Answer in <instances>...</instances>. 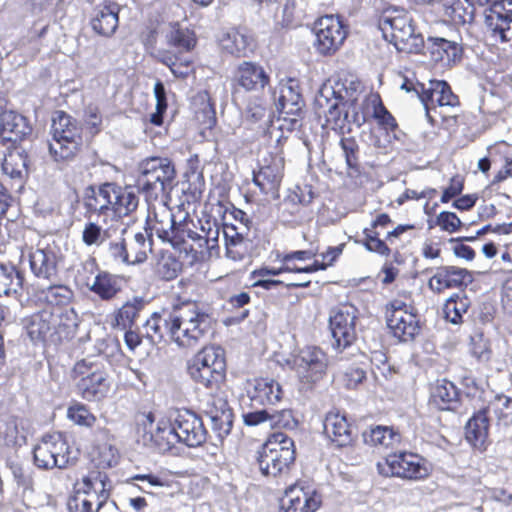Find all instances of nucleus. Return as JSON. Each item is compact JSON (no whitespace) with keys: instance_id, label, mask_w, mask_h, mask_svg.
Returning <instances> with one entry per match:
<instances>
[{"instance_id":"obj_60","label":"nucleus","mask_w":512,"mask_h":512,"mask_svg":"<svg viewBox=\"0 0 512 512\" xmlns=\"http://www.w3.org/2000/svg\"><path fill=\"white\" fill-rule=\"evenodd\" d=\"M151 245L147 243L146 237L142 232L134 235L133 240L128 244L130 252V265L143 263L148 258V251Z\"/></svg>"},{"instance_id":"obj_21","label":"nucleus","mask_w":512,"mask_h":512,"mask_svg":"<svg viewBox=\"0 0 512 512\" xmlns=\"http://www.w3.org/2000/svg\"><path fill=\"white\" fill-rule=\"evenodd\" d=\"M323 505L322 494L305 481H296L284 491L283 512H317Z\"/></svg>"},{"instance_id":"obj_6","label":"nucleus","mask_w":512,"mask_h":512,"mask_svg":"<svg viewBox=\"0 0 512 512\" xmlns=\"http://www.w3.org/2000/svg\"><path fill=\"white\" fill-rule=\"evenodd\" d=\"M186 372L195 384L211 391L221 390L227 381L225 350L217 345L202 347L187 361Z\"/></svg>"},{"instance_id":"obj_38","label":"nucleus","mask_w":512,"mask_h":512,"mask_svg":"<svg viewBox=\"0 0 512 512\" xmlns=\"http://www.w3.org/2000/svg\"><path fill=\"white\" fill-rule=\"evenodd\" d=\"M186 53L185 51L173 52L161 49L154 55V58L158 63L168 67L175 78L186 79L196 73L195 62Z\"/></svg>"},{"instance_id":"obj_32","label":"nucleus","mask_w":512,"mask_h":512,"mask_svg":"<svg viewBox=\"0 0 512 512\" xmlns=\"http://www.w3.org/2000/svg\"><path fill=\"white\" fill-rule=\"evenodd\" d=\"M32 132L28 119L22 114L5 110L0 113V139L2 144L14 146L22 142Z\"/></svg>"},{"instance_id":"obj_46","label":"nucleus","mask_w":512,"mask_h":512,"mask_svg":"<svg viewBox=\"0 0 512 512\" xmlns=\"http://www.w3.org/2000/svg\"><path fill=\"white\" fill-rule=\"evenodd\" d=\"M471 307V300L464 291L453 293L444 302L442 311L446 321L460 325L464 322V315Z\"/></svg>"},{"instance_id":"obj_58","label":"nucleus","mask_w":512,"mask_h":512,"mask_svg":"<svg viewBox=\"0 0 512 512\" xmlns=\"http://www.w3.org/2000/svg\"><path fill=\"white\" fill-rule=\"evenodd\" d=\"M249 47L248 38L238 30H231L223 40V48L232 56L244 57Z\"/></svg>"},{"instance_id":"obj_24","label":"nucleus","mask_w":512,"mask_h":512,"mask_svg":"<svg viewBox=\"0 0 512 512\" xmlns=\"http://www.w3.org/2000/svg\"><path fill=\"white\" fill-rule=\"evenodd\" d=\"M73 489L92 499L97 509H102L111 497L112 483L106 472L92 469L74 482Z\"/></svg>"},{"instance_id":"obj_37","label":"nucleus","mask_w":512,"mask_h":512,"mask_svg":"<svg viewBox=\"0 0 512 512\" xmlns=\"http://www.w3.org/2000/svg\"><path fill=\"white\" fill-rule=\"evenodd\" d=\"M490 420L484 409L475 412L465 426L468 443L480 452L486 451L491 443L489 439Z\"/></svg>"},{"instance_id":"obj_31","label":"nucleus","mask_w":512,"mask_h":512,"mask_svg":"<svg viewBox=\"0 0 512 512\" xmlns=\"http://www.w3.org/2000/svg\"><path fill=\"white\" fill-rule=\"evenodd\" d=\"M472 276L466 268L441 266L428 280L429 288L437 294L449 289H460L471 282Z\"/></svg>"},{"instance_id":"obj_52","label":"nucleus","mask_w":512,"mask_h":512,"mask_svg":"<svg viewBox=\"0 0 512 512\" xmlns=\"http://www.w3.org/2000/svg\"><path fill=\"white\" fill-rule=\"evenodd\" d=\"M183 263L172 252H160L155 266L157 276L164 281L175 280L182 272Z\"/></svg>"},{"instance_id":"obj_14","label":"nucleus","mask_w":512,"mask_h":512,"mask_svg":"<svg viewBox=\"0 0 512 512\" xmlns=\"http://www.w3.org/2000/svg\"><path fill=\"white\" fill-rule=\"evenodd\" d=\"M392 223V218L388 213H380L371 221L369 227L363 229L364 239L362 244L367 251L389 257L392 254V246L396 244V240L405 232L416 229L414 224H399L393 230L387 232L385 239H381L378 228L385 229Z\"/></svg>"},{"instance_id":"obj_25","label":"nucleus","mask_w":512,"mask_h":512,"mask_svg":"<svg viewBox=\"0 0 512 512\" xmlns=\"http://www.w3.org/2000/svg\"><path fill=\"white\" fill-rule=\"evenodd\" d=\"M172 421L180 443L195 448L206 442L208 433L197 413L189 409H178Z\"/></svg>"},{"instance_id":"obj_48","label":"nucleus","mask_w":512,"mask_h":512,"mask_svg":"<svg viewBox=\"0 0 512 512\" xmlns=\"http://www.w3.org/2000/svg\"><path fill=\"white\" fill-rule=\"evenodd\" d=\"M165 39L170 47H174L178 51L190 52L197 45L195 32L183 27L179 22L170 23V30L165 35Z\"/></svg>"},{"instance_id":"obj_42","label":"nucleus","mask_w":512,"mask_h":512,"mask_svg":"<svg viewBox=\"0 0 512 512\" xmlns=\"http://www.w3.org/2000/svg\"><path fill=\"white\" fill-rule=\"evenodd\" d=\"M111 182L88 186L84 192V207L88 213L106 216L110 212Z\"/></svg>"},{"instance_id":"obj_50","label":"nucleus","mask_w":512,"mask_h":512,"mask_svg":"<svg viewBox=\"0 0 512 512\" xmlns=\"http://www.w3.org/2000/svg\"><path fill=\"white\" fill-rule=\"evenodd\" d=\"M460 401V393L457 387L448 380H442L437 384L432 395L431 402L443 411L454 410Z\"/></svg>"},{"instance_id":"obj_26","label":"nucleus","mask_w":512,"mask_h":512,"mask_svg":"<svg viewBox=\"0 0 512 512\" xmlns=\"http://www.w3.org/2000/svg\"><path fill=\"white\" fill-rule=\"evenodd\" d=\"M202 411L211 420L212 429L221 438L227 436L233 425V412L227 398L218 391L208 393L202 401Z\"/></svg>"},{"instance_id":"obj_30","label":"nucleus","mask_w":512,"mask_h":512,"mask_svg":"<svg viewBox=\"0 0 512 512\" xmlns=\"http://www.w3.org/2000/svg\"><path fill=\"white\" fill-rule=\"evenodd\" d=\"M485 24L493 38L500 42L512 41V0L488 8L485 11Z\"/></svg>"},{"instance_id":"obj_62","label":"nucleus","mask_w":512,"mask_h":512,"mask_svg":"<svg viewBox=\"0 0 512 512\" xmlns=\"http://www.w3.org/2000/svg\"><path fill=\"white\" fill-rule=\"evenodd\" d=\"M462 225L461 219L455 212L442 211L435 217L433 224H429V227H439L441 231L453 234L458 232Z\"/></svg>"},{"instance_id":"obj_35","label":"nucleus","mask_w":512,"mask_h":512,"mask_svg":"<svg viewBox=\"0 0 512 512\" xmlns=\"http://www.w3.org/2000/svg\"><path fill=\"white\" fill-rule=\"evenodd\" d=\"M119 13V4L111 0H105L96 6L91 19L94 32L105 37L113 35L119 25Z\"/></svg>"},{"instance_id":"obj_53","label":"nucleus","mask_w":512,"mask_h":512,"mask_svg":"<svg viewBox=\"0 0 512 512\" xmlns=\"http://www.w3.org/2000/svg\"><path fill=\"white\" fill-rule=\"evenodd\" d=\"M66 417L74 425L92 430L97 422V416L83 402L73 400L67 407Z\"/></svg>"},{"instance_id":"obj_51","label":"nucleus","mask_w":512,"mask_h":512,"mask_svg":"<svg viewBox=\"0 0 512 512\" xmlns=\"http://www.w3.org/2000/svg\"><path fill=\"white\" fill-rule=\"evenodd\" d=\"M29 156L25 150H9L2 162V169L11 178L22 179L28 174Z\"/></svg>"},{"instance_id":"obj_63","label":"nucleus","mask_w":512,"mask_h":512,"mask_svg":"<svg viewBox=\"0 0 512 512\" xmlns=\"http://www.w3.org/2000/svg\"><path fill=\"white\" fill-rule=\"evenodd\" d=\"M109 237V230L95 222H87L82 231V242L87 246H100Z\"/></svg>"},{"instance_id":"obj_56","label":"nucleus","mask_w":512,"mask_h":512,"mask_svg":"<svg viewBox=\"0 0 512 512\" xmlns=\"http://www.w3.org/2000/svg\"><path fill=\"white\" fill-rule=\"evenodd\" d=\"M303 107L286 104V107L278 108L279 119L283 122L281 128H286L288 131L298 130L304 118Z\"/></svg>"},{"instance_id":"obj_11","label":"nucleus","mask_w":512,"mask_h":512,"mask_svg":"<svg viewBox=\"0 0 512 512\" xmlns=\"http://www.w3.org/2000/svg\"><path fill=\"white\" fill-rule=\"evenodd\" d=\"M33 459L39 469H64L75 463L71 447L61 433L44 435L33 449Z\"/></svg>"},{"instance_id":"obj_55","label":"nucleus","mask_w":512,"mask_h":512,"mask_svg":"<svg viewBox=\"0 0 512 512\" xmlns=\"http://www.w3.org/2000/svg\"><path fill=\"white\" fill-rule=\"evenodd\" d=\"M339 145L343 151L346 166L348 170L359 172L360 165V146L354 136L341 135Z\"/></svg>"},{"instance_id":"obj_47","label":"nucleus","mask_w":512,"mask_h":512,"mask_svg":"<svg viewBox=\"0 0 512 512\" xmlns=\"http://www.w3.org/2000/svg\"><path fill=\"white\" fill-rule=\"evenodd\" d=\"M227 257L240 261L245 256V239L249 230H239L233 224H225L223 227Z\"/></svg>"},{"instance_id":"obj_22","label":"nucleus","mask_w":512,"mask_h":512,"mask_svg":"<svg viewBox=\"0 0 512 512\" xmlns=\"http://www.w3.org/2000/svg\"><path fill=\"white\" fill-rule=\"evenodd\" d=\"M29 266L33 275L39 279L51 280L58 274L61 260L59 249L54 243L39 240L36 247L28 249Z\"/></svg>"},{"instance_id":"obj_64","label":"nucleus","mask_w":512,"mask_h":512,"mask_svg":"<svg viewBox=\"0 0 512 512\" xmlns=\"http://www.w3.org/2000/svg\"><path fill=\"white\" fill-rule=\"evenodd\" d=\"M510 151V145L505 142H497L494 145L490 146L487 150L488 155L479 159L478 161V169L485 175H488L492 162H498V159L501 155H505L506 152Z\"/></svg>"},{"instance_id":"obj_40","label":"nucleus","mask_w":512,"mask_h":512,"mask_svg":"<svg viewBox=\"0 0 512 512\" xmlns=\"http://www.w3.org/2000/svg\"><path fill=\"white\" fill-rule=\"evenodd\" d=\"M360 109V112L367 113V120L373 118L382 129L388 132H395L398 129L395 117L385 107L379 93L369 94L363 100Z\"/></svg>"},{"instance_id":"obj_59","label":"nucleus","mask_w":512,"mask_h":512,"mask_svg":"<svg viewBox=\"0 0 512 512\" xmlns=\"http://www.w3.org/2000/svg\"><path fill=\"white\" fill-rule=\"evenodd\" d=\"M83 125V134L89 139V144L93 138L98 135L103 128V119L100 110L97 107H89L85 111Z\"/></svg>"},{"instance_id":"obj_20","label":"nucleus","mask_w":512,"mask_h":512,"mask_svg":"<svg viewBox=\"0 0 512 512\" xmlns=\"http://www.w3.org/2000/svg\"><path fill=\"white\" fill-rule=\"evenodd\" d=\"M158 205L156 202L148 204V214L146 217V230L154 231L159 239L172 244L173 237L178 235L180 229L189 219L185 217L182 221L176 223L174 214L168 206V201L160 199Z\"/></svg>"},{"instance_id":"obj_7","label":"nucleus","mask_w":512,"mask_h":512,"mask_svg":"<svg viewBox=\"0 0 512 512\" xmlns=\"http://www.w3.org/2000/svg\"><path fill=\"white\" fill-rule=\"evenodd\" d=\"M255 458L264 476L278 477L288 474L296 461L294 440L283 432H273L258 448Z\"/></svg>"},{"instance_id":"obj_57","label":"nucleus","mask_w":512,"mask_h":512,"mask_svg":"<svg viewBox=\"0 0 512 512\" xmlns=\"http://www.w3.org/2000/svg\"><path fill=\"white\" fill-rule=\"evenodd\" d=\"M22 276L15 267H6L0 264V296L9 295L11 291L17 292L22 287Z\"/></svg>"},{"instance_id":"obj_19","label":"nucleus","mask_w":512,"mask_h":512,"mask_svg":"<svg viewBox=\"0 0 512 512\" xmlns=\"http://www.w3.org/2000/svg\"><path fill=\"white\" fill-rule=\"evenodd\" d=\"M357 319L358 309L351 303H340L330 310L329 328L337 350L343 351L356 341Z\"/></svg>"},{"instance_id":"obj_29","label":"nucleus","mask_w":512,"mask_h":512,"mask_svg":"<svg viewBox=\"0 0 512 512\" xmlns=\"http://www.w3.org/2000/svg\"><path fill=\"white\" fill-rule=\"evenodd\" d=\"M325 436L337 447L351 446L356 439L354 426L345 413L329 411L323 422Z\"/></svg>"},{"instance_id":"obj_13","label":"nucleus","mask_w":512,"mask_h":512,"mask_svg":"<svg viewBox=\"0 0 512 512\" xmlns=\"http://www.w3.org/2000/svg\"><path fill=\"white\" fill-rule=\"evenodd\" d=\"M301 389L312 390L327 373L328 356L317 346H306L293 357Z\"/></svg>"},{"instance_id":"obj_18","label":"nucleus","mask_w":512,"mask_h":512,"mask_svg":"<svg viewBox=\"0 0 512 512\" xmlns=\"http://www.w3.org/2000/svg\"><path fill=\"white\" fill-rule=\"evenodd\" d=\"M287 137L281 135L277 139V145L274 151H270L262 160L259 170L254 172L253 182L262 193L269 194L278 192L282 179L284 177L285 159L282 142Z\"/></svg>"},{"instance_id":"obj_54","label":"nucleus","mask_w":512,"mask_h":512,"mask_svg":"<svg viewBox=\"0 0 512 512\" xmlns=\"http://www.w3.org/2000/svg\"><path fill=\"white\" fill-rule=\"evenodd\" d=\"M488 416H492L498 425L509 426L512 424V399L498 395L483 408Z\"/></svg>"},{"instance_id":"obj_17","label":"nucleus","mask_w":512,"mask_h":512,"mask_svg":"<svg viewBox=\"0 0 512 512\" xmlns=\"http://www.w3.org/2000/svg\"><path fill=\"white\" fill-rule=\"evenodd\" d=\"M314 47L322 56H333L348 36V26L339 15H324L315 22Z\"/></svg>"},{"instance_id":"obj_23","label":"nucleus","mask_w":512,"mask_h":512,"mask_svg":"<svg viewBox=\"0 0 512 512\" xmlns=\"http://www.w3.org/2000/svg\"><path fill=\"white\" fill-rule=\"evenodd\" d=\"M83 269L95 274L93 282L89 284L85 281L88 290L96 295L102 301L114 300L123 290L125 277L119 274H113L107 270L99 268L95 258H91L83 264Z\"/></svg>"},{"instance_id":"obj_8","label":"nucleus","mask_w":512,"mask_h":512,"mask_svg":"<svg viewBox=\"0 0 512 512\" xmlns=\"http://www.w3.org/2000/svg\"><path fill=\"white\" fill-rule=\"evenodd\" d=\"M71 378L77 394L88 402L103 400L112 385L109 368L103 361L91 357L76 361Z\"/></svg>"},{"instance_id":"obj_41","label":"nucleus","mask_w":512,"mask_h":512,"mask_svg":"<svg viewBox=\"0 0 512 512\" xmlns=\"http://www.w3.org/2000/svg\"><path fill=\"white\" fill-rule=\"evenodd\" d=\"M110 202V212L122 218L129 216L137 209L139 198L131 187H123L116 182H111Z\"/></svg>"},{"instance_id":"obj_4","label":"nucleus","mask_w":512,"mask_h":512,"mask_svg":"<svg viewBox=\"0 0 512 512\" xmlns=\"http://www.w3.org/2000/svg\"><path fill=\"white\" fill-rule=\"evenodd\" d=\"M23 329L34 344H61L74 339L77 330L75 317L71 311L54 314L49 309H41L22 319Z\"/></svg>"},{"instance_id":"obj_28","label":"nucleus","mask_w":512,"mask_h":512,"mask_svg":"<svg viewBox=\"0 0 512 512\" xmlns=\"http://www.w3.org/2000/svg\"><path fill=\"white\" fill-rule=\"evenodd\" d=\"M246 394L250 408L268 407L282 399L281 385L272 378L257 377L247 381Z\"/></svg>"},{"instance_id":"obj_43","label":"nucleus","mask_w":512,"mask_h":512,"mask_svg":"<svg viewBox=\"0 0 512 512\" xmlns=\"http://www.w3.org/2000/svg\"><path fill=\"white\" fill-rule=\"evenodd\" d=\"M439 11L454 25L472 23L475 17V8L469 0H444Z\"/></svg>"},{"instance_id":"obj_1","label":"nucleus","mask_w":512,"mask_h":512,"mask_svg":"<svg viewBox=\"0 0 512 512\" xmlns=\"http://www.w3.org/2000/svg\"><path fill=\"white\" fill-rule=\"evenodd\" d=\"M147 336L161 341L167 335L182 348L197 346L210 329L208 314L195 304L183 303L154 312L145 322Z\"/></svg>"},{"instance_id":"obj_10","label":"nucleus","mask_w":512,"mask_h":512,"mask_svg":"<svg viewBox=\"0 0 512 512\" xmlns=\"http://www.w3.org/2000/svg\"><path fill=\"white\" fill-rule=\"evenodd\" d=\"M270 85V73L257 61L243 60L232 71L230 87L234 102L242 101L246 95H263Z\"/></svg>"},{"instance_id":"obj_2","label":"nucleus","mask_w":512,"mask_h":512,"mask_svg":"<svg viewBox=\"0 0 512 512\" xmlns=\"http://www.w3.org/2000/svg\"><path fill=\"white\" fill-rule=\"evenodd\" d=\"M52 137L49 153L52 159L61 164L76 161L89 146V139L83 134V125L65 111H56L50 128Z\"/></svg>"},{"instance_id":"obj_33","label":"nucleus","mask_w":512,"mask_h":512,"mask_svg":"<svg viewBox=\"0 0 512 512\" xmlns=\"http://www.w3.org/2000/svg\"><path fill=\"white\" fill-rule=\"evenodd\" d=\"M427 49L431 61L449 67L459 63L464 52L462 45L458 42L437 36L427 38Z\"/></svg>"},{"instance_id":"obj_12","label":"nucleus","mask_w":512,"mask_h":512,"mask_svg":"<svg viewBox=\"0 0 512 512\" xmlns=\"http://www.w3.org/2000/svg\"><path fill=\"white\" fill-rule=\"evenodd\" d=\"M194 222L188 219L184 227L180 229L178 235L173 237L172 247L184 252L190 259V263H198L210 256L212 249L217 247L219 231L209 230L205 235L200 234L192 229Z\"/></svg>"},{"instance_id":"obj_61","label":"nucleus","mask_w":512,"mask_h":512,"mask_svg":"<svg viewBox=\"0 0 512 512\" xmlns=\"http://www.w3.org/2000/svg\"><path fill=\"white\" fill-rule=\"evenodd\" d=\"M466 177L461 173L452 175L446 186L442 188L440 202L447 204L453 201L456 197L460 196L465 188Z\"/></svg>"},{"instance_id":"obj_27","label":"nucleus","mask_w":512,"mask_h":512,"mask_svg":"<svg viewBox=\"0 0 512 512\" xmlns=\"http://www.w3.org/2000/svg\"><path fill=\"white\" fill-rule=\"evenodd\" d=\"M384 38L398 51H409V41L414 36L412 19L407 13L387 16L380 21Z\"/></svg>"},{"instance_id":"obj_5","label":"nucleus","mask_w":512,"mask_h":512,"mask_svg":"<svg viewBox=\"0 0 512 512\" xmlns=\"http://www.w3.org/2000/svg\"><path fill=\"white\" fill-rule=\"evenodd\" d=\"M417 96L425 109V116L430 125L439 123L446 130L456 131L460 124V115L444 113V108H456L461 105L458 95L445 80L433 79L428 84H421L417 87Z\"/></svg>"},{"instance_id":"obj_45","label":"nucleus","mask_w":512,"mask_h":512,"mask_svg":"<svg viewBox=\"0 0 512 512\" xmlns=\"http://www.w3.org/2000/svg\"><path fill=\"white\" fill-rule=\"evenodd\" d=\"M151 441L161 453L171 451L177 443H180L173 421L168 418H161L151 434Z\"/></svg>"},{"instance_id":"obj_44","label":"nucleus","mask_w":512,"mask_h":512,"mask_svg":"<svg viewBox=\"0 0 512 512\" xmlns=\"http://www.w3.org/2000/svg\"><path fill=\"white\" fill-rule=\"evenodd\" d=\"M317 253L311 249L308 250H295L278 254L277 259L281 263L280 269H285V273H306L311 274L317 272V266L310 264L307 266H299L298 262H304L316 257Z\"/></svg>"},{"instance_id":"obj_49","label":"nucleus","mask_w":512,"mask_h":512,"mask_svg":"<svg viewBox=\"0 0 512 512\" xmlns=\"http://www.w3.org/2000/svg\"><path fill=\"white\" fill-rule=\"evenodd\" d=\"M363 438L366 444L375 447L389 448L401 442L400 432L393 426L384 425L371 426L364 432Z\"/></svg>"},{"instance_id":"obj_34","label":"nucleus","mask_w":512,"mask_h":512,"mask_svg":"<svg viewBox=\"0 0 512 512\" xmlns=\"http://www.w3.org/2000/svg\"><path fill=\"white\" fill-rule=\"evenodd\" d=\"M41 299L46 306L44 309H49L55 314L59 312L65 313L71 311L75 317V328L78 329L79 319L75 310L70 307V303L74 298L73 290L64 284L51 285L41 291Z\"/></svg>"},{"instance_id":"obj_16","label":"nucleus","mask_w":512,"mask_h":512,"mask_svg":"<svg viewBox=\"0 0 512 512\" xmlns=\"http://www.w3.org/2000/svg\"><path fill=\"white\" fill-rule=\"evenodd\" d=\"M378 472L386 477L421 480L429 475L425 460L412 452H394L377 463Z\"/></svg>"},{"instance_id":"obj_15","label":"nucleus","mask_w":512,"mask_h":512,"mask_svg":"<svg viewBox=\"0 0 512 512\" xmlns=\"http://www.w3.org/2000/svg\"><path fill=\"white\" fill-rule=\"evenodd\" d=\"M385 317L387 327L399 341H412L421 331L416 309L401 299H393L386 304Z\"/></svg>"},{"instance_id":"obj_36","label":"nucleus","mask_w":512,"mask_h":512,"mask_svg":"<svg viewBox=\"0 0 512 512\" xmlns=\"http://www.w3.org/2000/svg\"><path fill=\"white\" fill-rule=\"evenodd\" d=\"M241 288L242 281L236 275H227L217 280L216 291L232 310L241 309L251 302L250 294L241 291Z\"/></svg>"},{"instance_id":"obj_39","label":"nucleus","mask_w":512,"mask_h":512,"mask_svg":"<svg viewBox=\"0 0 512 512\" xmlns=\"http://www.w3.org/2000/svg\"><path fill=\"white\" fill-rule=\"evenodd\" d=\"M146 305L147 301L141 296H134L125 301L111 315L110 324L112 328L119 330L133 328Z\"/></svg>"},{"instance_id":"obj_3","label":"nucleus","mask_w":512,"mask_h":512,"mask_svg":"<svg viewBox=\"0 0 512 512\" xmlns=\"http://www.w3.org/2000/svg\"><path fill=\"white\" fill-rule=\"evenodd\" d=\"M177 171L169 157L149 156L137 166L136 186L147 204L160 199L170 201Z\"/></svg>"},{"instance_id":"obj_9","label":"nucleus","mask_w":512,"mask_h":512,"mask_svg":"<svg viewBox=\"0 0 512 512\" xmlns=\"http://www.w3.org/2000/svg\"><path fill=\"white\" fill-rule=\"evenodd\" d=\"M333 97L319 98L317 104L320 108L327 107L323 111L325 126L335 131L338 135L351 132V124L362 126L367 122V113L358 110V97L349 93L347 89L332 92Z\"/></svg>"}]
</instances>
